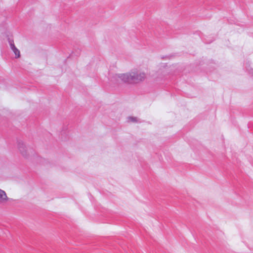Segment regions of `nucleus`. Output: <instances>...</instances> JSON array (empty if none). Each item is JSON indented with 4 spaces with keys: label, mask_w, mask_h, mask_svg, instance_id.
<instances>
[{
    "label": "nucleus",
    "mask_w": 253,
    "mask_h": 253,
    "mask_svg": "<svg viewBox=\"0 0 253 253\" xmlns=\"http://www.w3.org/2000/svg\"><path fill=\"white\" fill-rule=\"evenodd\" d=\"M145 75L136 68L127 71H119L114 75V78L119 82L136 83L144 79Z\"/></svg>",
    "instance_id": "f257e3e1"
},
{
    "label": "nucleus",
    "mask_w": 253,
    "mask_h": 253,
    "mask_svg": "<svg viewBox=\"0 0 253 253\" xmlns=\"http://www.w3.org/2000/svg\"><path fill=\"white\" fill-rule=\"evenodd\" d=\"M9 200L6 192L0 188V203L3 204L7 203Z\"/></svg>",
    "instance_id": "7ed1b4c3"
},
{
    "label": "nucleus",
    "mask_w": 253,
    "mask_h": 253,
    "mask_svg": "<svg viewBox=\"0 0 253 253\" xmlns=\"http://www.w3.org/2000/svg\"><path fill=\"white\" fill-rule=\"evenodd\" d=\"M18 150L23 156L26 158L29 156L28 148L25 144L22 142L19 143L18 144Z\"/></svg>",
    "instance_id": "f03ea898"
},
{
    "label": "nucleus",
    "mask_w": 253,
    "mask_h": 253,
    "mask_svg": "<svg viewBox=\"0 0 253 253\" xmlns=\"http://www.w3.org/2000/svg\"><path fill=\"white\" fill-rule=\"evenodd\" d=\"M11 49L14 53L15 58H19L20 57V51L14 45H11Z\"/></svg>",
    "instance_id": "20e7f679"
}]
</instances>
